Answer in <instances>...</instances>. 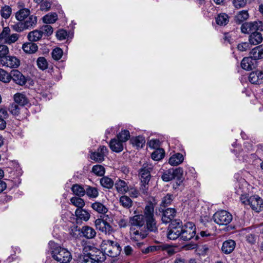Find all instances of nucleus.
<instances>
[{
	"mask_svg": "<svg viewBox=\"0 0 263 263\" xmlns=\"http://www.w3.org/2000/svg\"><path fill=\"white\" fill-rule=\"evenodd\" d=\"M96 235L95 230L91 227L85 226L83 227V237L88 239L93 238Z\"/></svg>",
	"mask_w": 263,
	"mask_h": 263,
	"instance_id": "nucleus-40",
	"label": "nucleus"
},
{
	"mask_svg": "<svg viewBox=\"0 0 263 263\" xmlns=\"http://www.w3.org/2000/svg\"><path fill=\"white\" fill-rule=\"evenodd\" d=\"M249 17V14L247 11L242 10L239 11L235 16L236 21L239 23H241Z\"/></svg>",
	"mask_w": 263,
	"mask_h": 263,
	"instance_id": "nucleus-47",
	"label": "nucleus"
},
{
	"mask_svg": "<svg viewBox=\"0 0 263 263\" xmlns=\"http://www.w3.org/2000/svg\"><path fill=\"white\" fill-rule=\"evenodd\" d=\"M71 203L77 207L75 212L77 224L82 223V199L81 197L75 196L71 198Z\"/></svg>",
	"mask_w": 263,
	"mask_h": 263,
	"instance_id": "nucleus-10",
	"label": "nucleus"
},
{
	"mask_svg": "<svg viewBox=\"0 0 263 263\" xmlns=\"http://www.w3.org/2000/svg\"><path fill=\"white\" fill-rule=\"evenodd\" d=\"M36 64L38 68L42 70L48 68V63L44 57H39L36 61Z\"/></svg>",
	"mask_w": 263,
	"mask_h": 263,
	"instance_id": "nucleus-45",
	"label": "nucleus"
},
{
	"mask_svg": "<svg viewBox=\"0 0 263 263\" xmlns=\"http://www.w3.org/2000/svg\"><path fill=\"white\" fill-rule=\"evenodd\" d=\"M213 219L219 225H227L232 221V215L227 211L220 210L213 215Z\"/></svg>",
	"mask_w": 263,
	"mask_h": 263,
	"instance_id": "nucleus-6",
	"label": "nucleus"
},
{
	"mask_svg": "<svg viewBox=\"0 0 263 263\" xmlns=\"http://www.w3.org/2000/svg\"><path fill=\"white\" fill-rule=\"evenodd\" d=\"M130 142L133 146H136L137 148H142L145 144V140L143 136H139L132 137Z\"/></svg>",
	"mask_w": 263,
	"mask_h": 263,
	"instance_id": "nucleus-30",
	"label": "nucleus"
},
{
	"mask_svg": "<svg viewBox=\"0 0 263 263\" xmlns=\"http://www.w3.org/2000/svg\"><path fill=\"white\" fill-rule=\"evenodd\" d=\"M141 228H131L130 229V239L133 241H139L144 239L147 235L146 231H143Z\"/></svg>",
	"mask_w": 263,
	"mask_h": 263,
	"instance_id": "nucleus-13",
	"label": "nucleus"
},
{
	"mask_svg": "<svg viewBox=\"0 0 263 263\" xmlns=\"http://www.w3.org/2000/svg\"><path fill=\"white\" fill-rule=\"evenodd\" d=\"M246 0H233V3L236 8H240L246 5Z\"/></svg>",
	"mask_w": 263,
	"mask_h": 263,
	"instance_id": "nucleus-60",
	"label": "nucleus"
},
{
	"mask_svg": "<svg viewBox=\"0 0 263 263\" xmlns=\"http://www.w3.org/2000/svg\"><path fill=\"white\" fill-rule=\"evenodd\" d=\"M183 159V156L182 154L177 153L170 158L168 163L172 166H176L181 163Z\"/></svg>",
	"mask_w": 263,
	"mask_h": 263,
	"instance_id": "nucleus-29",
	"label": "nucleus"
},
{
	"mask_svg": "<svg viewBox=\"0 0 263 263\" xmlns=\"http://www.w3.org/2000/svg\"><path fill=\"white\" fill-rule=\"evenodd\" d=\"M251 32H255L257 30L263 31V23L260 21L248 22Z\"/></svg>",
	"mask_w": 263,
	"mask_h": 263,
	"instance_id": "nucleus-34",
	"label": "nucleus"
},
{
	"mask_svg": "<svg viewBox=\"0 0 263 263\" xmlns=\"http://www.w3.org/2000/svg\"><path fill=\"white\" fill-rule=\"evenodd\" d=\"M253 60L252 56L243 58L241 62L242 68L246 70H252L254 67Z\"/></svg>",
	"mask_w": 263,
	"mask_h": 263,
	"instance_id": "nucleus-23",
	"label": "nucleus"
},
{
	"mask_svg": "<svg viewBox=\"0 0 263 263\" xmlns=\"http://www.w3.org/2000/svg\"><path fill=\"white\" fill-rule=\"evenodd\" d=\"M58 19V15L55 13H49L45 15L43 20L45 23L51 24L54 23Z\"/></svg>",
	"mask_w": 263,
	"mask_h": 263,
	"instance_id": "nucleus-44",
	"label": "nucleus"
},
{
	"mask_svg": "<svg viewBox=\"0 0 263 263\" xmlns=\"http://www.w3.org/2000/svg\"><path fill=\"white\" fill-rule=\"evenodd\" d=\"M240 201L245 205H249L252 210L259 212L263 209V201L258 195H253L248 197L247 195H242L240 197Z\"/></svg>",
	"mask_w": 263,
	"mask_h": 263,
	"instance_id": "nucleus-4",
	"label": "nucleus"
},
{
	"mask_svg": "<svg viewBox=\"0 0 263 263\" xmlns=\"http://www.w3.org/2000/svg\"><path fill=\"white\" fill-rule=\"evenodd\" d=\"M11 27L14 31L18 32H21L26 29L22 22H19L14 25H11Z\"/></svg>",
	"mask_w": 263,
	"mask_h": 263,
	"instance_id": "nucleus-54",
	"label": "nucleus"
},
{
	"mask_svg": "<svg viewBox=\"0 0 263 263\" xmlns=\"http://www.w3.org/2000/svg\"><path fill=\"white\" fill-rule=\"evenodd\" d=\"M86 192V195L91 198H96L99 195L97 189L95 187L86 185L85 189H83V193Z\"/></svg>",
	"mask_w": 263,
	"mask_h": 263,
	"instance_id": "nucleus-31",
	"label": "nucleus"
},
{
	"mask_svg": "<svg viewBox=\"0 0 263 263\" xmlns=\"http://www.w3.org/2000/svg\"><path fill=\"white\" fill-rule=\"evenodd\" d=\"M143 245V243L142 242H137L136 243V247L140 249L142 253L144 254L154 252L161 249V247L159 246H151L146 248H142Z\"/></svg>",
	"mask_w": 263,
	"mask_h": 263,
	"instance_id": "nucleus-21",
	"label": "nucleus"
},
{
	"mask_svg": "<svg viewBox=\"0 0 263 263\" xmlns=\"http://www.w3.org/2000/svg\"><path fill=\"white\" fill-rule=\"evenodd\" d=\"M173 197L171 194H167L162 199V204L163 206H167L173 201Z\"/></svg>",
	"mask_w": 263,
	"mask_h": 263,
	"instance_id": "nucleus-57",
	"label": "nucleus"
},
{
	"mask_svg": "<svg viewBox=\"0 0 263 263\" xmlns=\"http://www.w3.org/2000/svg\"><path fill=\"white\" fill-rule=\"evenodd\" d=\"M101 185L105 188L110 189L114 185V181L109 177L104 176L100 180Z\"/></svg>",
	"mask_w": 263,
	"mask_h": 263,
	"instance_id": "nucleus-36",
	"label": "nucleus"
},
{
	"mask_svg": "<svg viewBox=\"0 0 263 263\" xmlns=\"http://www.w3.org/2000/svg\"><path fill=\"white\" fill-rule=\"evenodd\" d=\"M263 37L262 34L258 32H252L249 36V42L251 45H256L262 42Z\"/></svg>",
	"mask_w": 263,
	"mask_h": 263,
	"instance_id": "nucleus-24",
	"label": "nucleus"
},
{
	"mask_svg": "<svg viewBox=\"0 0 263 263\" xmlns=\"http://www.w3.org/2000/svg\"><path fill=\"white\" fill-rule=\"evenodd\" d=\"M40 30L43 36H49L53 33V28L49 25H46L42 26Z\"/></svg>",
	"mask_w": 263,
	"mask_h": 263,
	"instance_id": "nucleus-51",
	"label": "nucleus"
},
{
	"mask_svg": "<svg viewBox=\"0 0 263 263\" xmlns=\"http://www.w3.org/2000/svg\"><path fill=\"white\" fill-rule=\"evenodd\" d=\"M115 187L118 193L124 194L128 191L127 183L124 180L118 179L115 183Z\"/></svg>",
	"mask_w": 263,
	"mask_h": 263,
	"instance_id": "nucleus-25",
	"label": "nucleus"
},
{
	"mask_svg": "<svg viewBox=\"0 0 263 263\" xmlns=\"http://www.w3.org/2000/svg\"><path fill=\"white\" fill-rule=\"evenodd\" d=\"M250 54L254 60L263 59V44L253 48L250 52Z\"/></svg>",
	"mask_w": 263,
	"mask_h": 263,
	"instance_id": "nucleus-22",
	"label": "nucleus"
},
{
	"mask_svg": "<svg viewBox=\"0 0 263 263\" xmlns=\"http://www.w3.org/2000/svg\"><path fill=\"white\" fill-rule=\"evenodd\" d=\"M181 239L188 241L193 238L196 235V229L195 225L191 222H186L181 228Z\"/></svg>",
	"mask_w": 263,
	"mask_h": 263,
	"instance_id": "nucleus-5",
	"label": "nucleus"
},
{
	"mask_svg": "<svg viewBox=\"0 0 263 263\" xmlns=\"http://www.w3.org/2000/svg\"><path fill=\"white\" fill-rule=\"evenodd\" d=\"M160 141L158 139H151L148 142V146L152 148H157L159 146Z\"/></svg>",
	"mask_w": 263,
	"mask_h": 263,
	"instance_id": "nucleus-59",
	"label": "nucleus"
},
{
	"mask_svg": "<svg viewBox=\"0 0 263 263\" xmlns=\"http://www.w3.org/2000/svg\"><path fill=\"white\" fill-rule=\"evenodd\" d=\"M20 108L16 104H12L9 108L10 111L14 115H18L19 113Z\"/></svg>",
	"mask_w": 263,
	"mask_h": 263,
	"instance_id": "nucleus-63",
	"label": "nucleus"
},
{
	"mask_svg": "<svg viewBox=\"0 0 263 263\" xmlns=\"http://www.w3.org/2000/svg\"><path fill=\"white\" fill-rule=\"evenodd\" d=\"M9 48L5 45H0V60L5 58L9 53Z\"/></svg>",
	"mask_w": 263,
	"mask_h": 263,
	"instance_id": "nucleus-53",
	"label": "nucleus"
},
{
	"mask_svg": "<svg viewBox=\"0 0 263 263\" xmlns=\"http://www.w3.org/2000/svg\"><path fill=\"white\" fill-rule=\"evenodd\" d=\"M52 0H46L41 5V10L42 11H48L51 6Z\"/></svg>",
	"mask_w": 263,
	"mask_h": 263,
	"instance_id": "nucleus-58",
	"label": "nucleus"
},
{
	"mask_svg": "<svg viewBox=\"0 0 263 263\" xmlns=\"http://www.w3.org/2000/svg\"><path fill=\"white\" fill-rule=\"evenodd\" d=\"M152 166L151 164L145 163L140 170L139 175L141 182L143 184H147L151 179V171Z\"/></svg>",
	"mask_w": 263,
	"mask_h": 263,
	"instance_id": "nucleus-12",
	"label": "nucleus"
},
{
	"mask_svg": "<svg viewBox=\"0 0 263 263\" xmlns=\"http://www.w3.org/2000/svg\"><path fill=\"white\" fill-rule=\"evenodd\" d=\"M49 245L51 248L52 258L61 263H68L72 259L70 253L65 248L60 247L58 244L50 241Z\"/></svg>",
	"mask_w": 263,
	"mask_h": 263,
	"instance_id": "nucleus-2",
	"label": "nucleus"
},
{
	"mask_svg": "<svg viewBox=\"0 0 263 263\" xmlns=\"http://www.w3.org/2000/svg\"><path fill=\"white\" fill-rule=\"evenodd\" d=\"M43 36L40 29L39 30H35L29 32L27 36L28 40L31 42H35L39 41Z\"/></svg>",
	"mask_w": 263,
	"mask_h": 263,
	"instance_id": "nucleus-33",
	"label": "nucleus"
},
{
	"mask_svg": "<svg viewBox=\"0 0 263 263\" xmlns=\"http://www.w3.org/2000/svg\"><path fill=\"white\" fill-rule=\"evenodd\" d=\"M11 79L17 84L23 86L26 83L25 76L18 70H14L11 72Z\"/></svg>",
	"mask_w": 263,
	"mask_h": 263,
	"instance_id": "nucleus-17",
	"label": "nucleus"
},
{
	"mask_svg": "<svg viewBox=\"0 0 263 263\" xmlns=\"http://www.w3.org/2000/svg\"><path fill=\"white\" fill-rule=\"evenodd\" d=\"M11 74L7 72L5 70L0 68V81L4 83H9L11 80Z\"/></svg>",
	"mask_w": 263,
	"mask_h": 263,
	"instance_id": "nucleus-46",
	"label": "nucleus"
},
{
	"mask_svg": "<svg viewBox=\"0 0 263 263\" xmlns=\"http://www.w3.org/2000/svg\"><path fill=\"white\" fill-rule=\"evenodd\" d=\"M181 222L179 220L172 221L168 228L167 238L171 240H175L179 237H181Z\"/></svg>",
	"mask_w": 263,
	"mask_h": 263,
	"instance_id": "nucleus-7",
	"label": "nucleus"
},
{
	"mask_svg": "<svg viewBox=\"0 0 263 263\" xmlns=\"http://www.w3.org/2000/svg\"><path fill=\"white\" fill-rule=\"evenodd\" d=\"M108 149L105 146H101L96 152L92 153L90 155V158L96 162H102L104 159V157L107 155Z\"/></svg>",
	"mask_w": 263,
	"mask_h": 263,
	"instance_id": "nucleus-14",
	"label": "nucleus"
},
{
	"mask_svg": "<svg viewBox=\"0 0 263 263\" xmlns=\"http://www.w3.org/2000/svg\"><path fill=\"white\" fill-rule=\"evenodd\" d=\"M101 249L105 254L111 257L118 256L121 251V247L118 242L110 240H104Z\"/></svg>",
	"mask_w": 263,
	"mask_h": 263,
	"instance_id": "nucleus-3",
	"label": "nucleus"
},
{
	"mask_svg": "<svg viewBox=\"0 0 263 263\" xmlns=\"http://www.w3.org/2000/svg\"><path fill=\"white\" fill-rule=\"evenodd\" d=\"M124 142L117 138L112 139L109 142L110 148L115 152L119 153L122 152L124 148Z\"/></svg>",
	"mask_w": 263,
	"mask_h": 263,
	"instance_id": "nucleus-20",
	"label": "nucleus"
},
{
	"mask_svg": "<svg viewBox=\"0 0 263 263\" xmlns=\"http://www.w3.org/2000/svg\"><path fill=\"white\" fill-rule=\"evenodd\" d=\"M94 255L91 253H88L86 255H83V263H99L100 259L97 257V255L93 257Z\"/></svg>",
	"mask_w": 263,
	"mask_h": 263,
	"instance_id": "nucleus-42",
	"label": "nucleus"
},
{
	"mask_svg": "<svg viewBox=\"0 0 263 263\" xmlns=\"http://www.w3.org/2000/svg\"><path fill=\"white\" fill-rule=\"evenodd\" d=\"M176 211L175 209L168 208L163 211L162 216V221L164 223H168L172 222L176 215Z\"/></svg>",
	"mask_w": 263,
	"mask_h": 263,
	"instance_id": "nucleus-19",
	"label": "nucleus"
},
{
	"mask_svg": "<svg viewBox=\"0 0 263 263\" xmlns=\"http://www.w3.org/2000/svg\"><path fill=\"white\" fill-rule=\"evenodd\" d=\"M155 204L148 202L144 209V214H136L130 217L129 222L132 226L141 228L146 224V228L152 232H156L158 230L156 221L154 218Z\"/></svg>",
	"mask_w": 263,
	"mask_h": 263,
	"instance_id": "nucleus-1",
	"label": "nucleus"
},
{
	"mask_svg": "<svg viewBox=\"0 0 263 263\" xmlns=\"http://www.w3.org/2000/svg\"><path fill=\"white\" fill-rule=\"evenodd\" d=\"M63 55V51L60 48H55L52 52V57L55 60H60Z\"/></svg>",
	"mask_w": 263,
	"mask_h": 263,
	"instance_id": "nucleus-52",
	"label": "nucleus"
},
{
	"mask_svg": "<svg viewBox=\"0 0 263 263\" xmlns=\"http://www.w3.org/2000/svg\"><path fill=\"white\" fill-rule=\"evenodd\" d=\"M14 99L16 103L21 105L24 106L27 104L28 100L26 96L21 93H17L14 96Z\"/></svg>",
	"mask_w": 263,
	"mask_h": 263,
	"instance_id": "nucleus-39",
	"label": "nucleus"
},
{
	"mask_svg": "<svg viewBox=\"0 0 263 263\" xmlns=\"http://www.w3.org/2000/svg\"><path fill=\"white\" fill-rule=\"evenodd\" d=\"M0 64L4 67L16 68L20 65V61L15 56L8 55L0 60Z\"/></svg>",
	"mask_w": 263,
	"mask_h": 263,
	"instance_id": "nucleus-11",
	"label": "nucleus"
},
{
	"mask_svg": "<svg viewBox=\"0 0 263 263\" xmlns=\"http://www.w3.org/2000/svg\"><path fill=\"white\" fill-rule=\"evenodd\" d=\"M128 221L127 219L125 218H120L118 221V224L120 228H125L127 226Z\"/></svg>",
	"mask_w": 263,
	"mask_h": 263,
	"instance_id": "nucleus-64",
	"label": "nucleus"
},
{
	"mask_svg": "<svg viewBox=\"0 0 263 263\" xmlns=\"http://www.w3.org/2000/svg\"><path fill=\"white\" fill-rule=\"evenodd\" d=\"M250 42H241L237 45V49L239 51H246L250 48Z\"/></svg>",
	"mask_w": 263,
	"mask_h": 263,
	"instance_id": "nucleus-55",
	"label": "nucleus"
},
{
	"mask_svg": "<svg viewBox=\"0 0 263 263\" xmlns=\"http://www.w3.org/2000/svg\"><path fill=\"white\" fill-rule=\"evenodd\" d=\"M248 183L246 181L242 178H240L235 183V190L236 193L240 195V197L245 194L247 191Z\"/></svg>",
	"mask_w": 263,
	"mask_h": 263,
	"instance_id": "nucleus-16",
	"label": "nucleus"
},
{
	"mask_svg": "<svg viewBox=\"0 0 263 263\" xmlns=\"http://www.w3.org/2000/svg\"><path fill=\"white\" fill-rule=\"evenodd\" d=\"M0 12L1 16L3 18L7 19L10 16L11 14L12 9L10 6L5 5L2 8Z\"/></svg>",
	"mask_w": 263,
	"mask_h": 263,
	"instance_id": "nucleus-48",
	"label": "nucleus"
},
{
	"mask_svg": "<svg viewBox=\"0 0 263 263\" xmlns=\"http://www.w3.org/2000/svg\"><path fill=\"white\" fill-rule=\"evenodd\" d=\"M216 23L220 26L226 25L229 21L228 15L224 13L219 14L215 18Z\"/></svg>",
	"mask_w": 263,
	"mask_h": 263,
	"instance_id": "nucleus-35",
	"label": "nucleus"
},
{
	"mask_svg": "<svg viewBox=\"0 0 263 263\" xmlns=\"http://www.w3.org/2000/svg\"><path fill=\"white\" fill-rule=\"evenodd\" d=\"M174 263H196V262L195 260L193 259H191L189 261H187L185 259L179 257L175 259Z\"/></svg>",
	"mask_w": 263,
	"mask_h": 263,
	"instance_id": "nucleus-62",
	"label": "nucleus"
},
{
	"mask_svg": "<svg viewBox=\"0 0 263 263\" xmlns=\"http://www.w3.org/2000/svg\"><path fill=\"white\" fill-rule=\"evenodd\" d=\"M67 33L65 30H60L57 32V36L60 40H63L66 39Z\"/></svg>",
	"mask_w": 263,
	"mask_h": 263,
	"instance_id": "nucleus-61",
	"label": "nucleus"
},
{
	"mask_svg": "<svg viewBox=\"0 0 263 263\" xmlns=\"http://www.w3.org/2000/svg\"><path fill=\"white\" fill-rule=\"evenodd\" d=\"M91 208L100 214H105L108 212L107 208L100 202H95L91 204Z\"/></svg>",
	"mask_w": 263,
	"mask_h": 263,
	"instance_id": "nucleus-32",
	"label": "nucleus"
},
{
	"mask_svg": "<svg viewBox=\"0 0 263 263\" xmlns=\"http://www.w3.org/2000/svg\"><path fill=\"white\" fill-rule=\"evenodd\" d=\"M92 172L99 176H103L105 173L104 167L101 165H96L92 167Z\"/></svg>",
	"mask_w": 263,
	"mask_h": 263,
	"instance_id": "nucleus-50",
	"label": "nucleus"
},
{
	"mask_svg": "<svg viewBox=\"0 0 263 263\" xmlns=\"http://www.w3.org/2000/svg\"><path fill=\"white\" fill-rule=\"evenodd\" d=\"M181 170L180 168L174 169L170 168L166 170L162 175V179L165 182L170 181L177 176V174L181 173Z\"/></svg>",
	"mask_w": 263,
	"mask_h": 263,
	"instance_id": "nucleus-18",
	"label": "nucleus"
},
{
	"mask_svg": "<svg viewBox=\"0 0 263 263\" xmlns=\"http://www.w3.org/2000/svg\"><path fill=\"white\" fill-rule=\"evenodd\" d=\"M23 51L28 54H32L35 53L38 49V47L35 43H26L22 46Z\"/></svg>",
	"mask_w": 263,
	"mask_h": 263,
	"instance_id": "nucleus-28",
	"label": "nucleus"
},
{
	"mask_svg": "<svg viewBox=\"0 0 263 263\" xmlns=\"http://www.w3.org/2000/svg\"><path fill=\"white\" fill-rule=\"evenodd\" d=\"M81 224V223H79L71 227L70 234L74 239L81 238L82 236V230L80 227Z\"/></svg>",
	"mask_w": 263,
	"mask_h": 263,
	"instance_id": "nucleus-27",
	"label": "nucleus"
},
{
	"mask_svg": "<svg viewBox=\"0 0 263 263\" xmlns=\"http://www.w3.org/2000/svg\"><path fill=\"white\" fill-rule=\"evenodd\" d=\"M119 202L124 208L126 209L130 208L133 205L132 199L125 195H123L120 198Z\"/></svg>",
	"mask_w": 263,
	"mask_h": 263,
	"instance_id": "nucleus-41",
	"label": "nucleus"
},
{
	"mask_svg": "<svg viewBox=\"0 0 263 263\" xmlns=\"http://www.w3.org/2000/svg\"><path fill=\"white\" fill-rule=\"evenodd\" d=\"M30 13L28 9H22L16 13L15 17L19 21H22L27 18Z\"/></svg>",
	"mask_w": 263,
	"mask_h": 263,
	"instance_id": "nucleus-38",
	"label": "nucleus"
},
{
	"mask_svg": "<svg viewBox=\"0 0 263 263\" xmlns=\"http://www.w3.org/2000/svg\"><path fill=\"white\" fill-rule=\"evenodd\" d=\"M72 191L76 196L81 197L82 193V187L78 184H74L72 186Z\"/></svg>",
	"mask_w": 263,
	"mask_h": 263,
	"instance_id": "nucleus-56",
	"label": "nucleus"
},
{
	"mask_svg": "<svg viewBox=\"0 0 263 263\" xmlns=\"http://www.w3.org/2000/svg\"><path fill=\"white\" fill-rule=\"evenodd\" d=\"M108 215L104 216L102 219H97L95 221L96 228L106 234H110L114 229L110 224L107 222Z\"/></svg>",
	"mask_w": 263,
	"mask_h": 263,
	"instance_id": "nucleus-9",
	"label": "nucleus"
},
{
	"mask_svg": "<svg viewBox=\"0 0 263 263\" xmlns=\"http://www.w3.org/2000/svg\"><path fill=\"white\" fill-rule=\"evenodd\" d=\"M235 245V242L233 240L225 241L221 248L222 251L225 254H229L234 250Z\"/></svg>",
	"mask_w": 263,
	"mask_h": 263,
	"instance_id": "nucleus-26",
	"label": "nucleus"
},
{
	"mask_svg": "<svg viewBox=\"0 0 263 263\" xmlns=\"http://www.w3.org/2000/svg\"><path fill=\"white\" fill-rule=\"evenodd\" d=\"M117 137L119 139L123 141L124 142H126L130 138V133L128 130L123 129L121 131L117 136Z\"/></svg>",
	"mask_w": 263,
	"mask_h": 263,
	"instance_id": "nucleus-49",
	"label": "nucleus"
},
{
	"mask_svg": "<svg viewBox=\"0 0 263 263\" xmlns=\"http://www.w3.org/2000/svg\"><path fill=\"white\" fill-rule=\"evenodd\" d=\"M37 23V18L34 15H29L23 23L26 29L31 28L35 26Z\"/></svg>",
	"mask_w": 263,
	"mask_h": 263,
	"instance_id": "nucleus-37",
	"label": "nucleus"
},
{
	"mask_svg": "<svg viewBox=\"0 0 263 263\" xmlns=\"http://www.w3.org/2000/svg\"><path fill=\"white\" fill-rule=\"evenodd\" d=\"M165 152L162 148H157L152 153V158L155 161H159L164 157Z\"/></svg>",
	"mask_w": 263,
	"mask_h": 263,
	"instance_id": "nucleus-43",
	"label": "nucleus"
},
{
	"mask_svg": "<svg viewBox=\"0 0 263 263\" xmlns=\"http://www.w3.org/2000/svg\"><path fill=\"white\" fill-rule=\"evenodd\" d=\"M249 82L253 84L259 85L263 83V71L255 70L250 73L248 76Z\"/></svg>",
	"mask_w": 263,
	"mask_h": 263,
	"instance_id": "nucleus-15",
	"label": "nucleus"
},
{
	"mask_svg": "<svg viewBox=\"0 0 263 263\" xmlns=\"http://www.w3.org/2000/svg\"><path fill=\"white\" fill-rule=\"evenodd\" d=\"M10 29L8 27L3 28V30L0 34V40L5 44L10 45L16 42L18 38L19 35L16 33L10 34Z\"/></svg>",
	"mask_w": 263,
	"mask_h": 263,
	"instance_id": "nucleus-8",
	"label": "nucleus"
}]
</instances>
